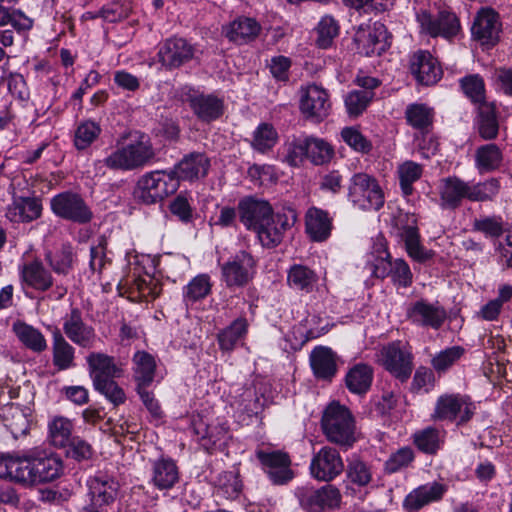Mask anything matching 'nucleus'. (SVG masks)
I'll return each mask as SVG.
<instances>
[{
	"label": "nucleus",
	"mask_w": 512,
	"mask_h": 512,
	"mask_svg": "<svg viewBox=\"0 0 512 512\" xmlns=\"http://www.w3.org/2000/svg\"><path fill=\"white\" fill-rule=\"evenodd\" d=\"M154 148L144 135L118 147L104 159V164L113 170L129 171L139 169L155 158Z\"/></svg>",
	"instance_id": "obj_1"
},
{
	"label": "nucleus",
	"mask_w": 512,
	"mask_h": 512,
	"mask_svg": "<svg viewBox=\"0 0 512 512\" xmlns=\"http://www.w3.org/2000/svg\"><path fill=\"white\" fill-rule=\"evenodd\" d=\"M322 429L328 441L350 447L356 441L355 422L350 411L339 404L329 405L322 417Z\"/></svg>",
	"instance_id": "obj_2"
},
{
	"label": "nucleus",
	"mask_w": 512,
	"mask_h": 512,
	"mask_svg": "<svg viewBox=\"0 0 512 512\" xmlns=\"http://www.w3.org/2000/svg\"><path fill=\"white\" fill-rule=\"evenodd\" d=\"M178 187V179L171 170L152 171L139 179L135 196L142 203L150 205L174 194Z\"/></svg>",
	"instance_id": "obj_3"
},
{
	"label": "nucleus",
	"mask_w": 512,
	"mask_h": 512,
	"mask_svg": "<svg viewBox=\"0 0 512 512\" xmlns=\"http://www.w3.org/2000/svg\"><path fill=\"white\" fill-rule=\"evenodd\" d=\"M32 449L0 455V478L24 487L36 486Z\"/></svg>",
	"instance_id": "obj_4"
},
{
	"label": "nucleus",
	"mask_w": 512,
	"mask_h": 512,
	"mask_svg": "<svg viewBox=\"0 0 512 512\" xmlns=\"http://www.w3.org/2000/svg\"><path fill=\"white\" fill-rule=\"evenodd\" d=\"M475 409L474 403L467 396L444 394L437 399L431 418L434 421H450L462 425L472 419Z\"/></svg>",
	"instance_id": "obj_5"
},
{
	"label": "nucleus",
	"mask_w": 512,
	"mask_h": 512,
	"mask_svg": "<svg viewBox=\"0 0 512 512\" xmlns=\"http://www.w3.org/2000/svg\"><path fill=\"white\" fill-rule=\"evenodd\" d=\"M417 21L421 33L433 38L442 37L451 40L461 32L458 17L450 10L444 9L432 14L430 11L421 10L417 13Z\"/></svg>",
	"instance_id": "obj_6"
},
{
	"label": "nucleus",
	"mask_w": 512,
	"mask_h": 512,
	"mask_svg": "<svg viewBox=\"0 0 512 512\" xmlns=\"http://www.w3.org/2000/svg\"><path fill=\"white\" fill-rule=\"evenodd\" d=\"M349 199L362 209L378 210L384 205V193L378 181L367 173H356L350 180Z\"/></svg>",
	"instance_id": "obj_7"
},
{
	"label": "nucleus",
	"mask_w": 512,
	"mask_h": 512,
	"mask_svg": "<svg viewBox=\"0 0 512 512\" xmlns=\"http://www.w3.org/2000/svg\"><path fill=\"white\" fill-rule=\"evenodd\" d=\"M379 363L401 382H406L410 378L414 367L412 352L400 341H394L382 347Z\"/></svg>",
	"instance_id": "obj_8"
},
{
	"label": "nucleus",
	"mask_w": 512,
	"mask_h": 512,
	"mask_svg": "<svg viewBox=\"0 0 512 512\" xmlns=\"http://www.w3.org/2000/svg\"><path fill=\"white\" fill-rule=\"evenodd\" d=\"M50 205L55 215L74 223L85 224L93 218L91 209L77 193H59L51 199Z\"/></svg>",
	"instance_id": "obj_9"
},
{
	"label": "nucleus",
	"mask_w": 512,
	"mask_h": 512,
	"mask_svg": "<svg viewBox=\"0 0 512 512\" xmlns=\"http://www.w3.org/2000/svg\"><path fill=\"white\" fill-rule=\"evenodd\" d=\"M309 470L314 479L330 482L342 474L345 465L337 449L323 446L313 454Z\"/></svg>",
	"instance_id": "obj_10"
},
{
	"label": "nucleus",
	"mask_w": 512,
	"mask_h": 512,
	"mask_svg": "<svg viewBox=\"0 0 512 512\" xmlns=\"http://www.w3.org/2000/svg\"><path fill=\"white\" fill-rule=\"evenodd\" d=\"M297 215L294 210L287 209L268 217L267 223L256 229L258 239L265 247H275L281 243L283 236L296 222Z\"/></svg>",
	"instance_id": "obj_11"
},
{
	"label": "nucleus",
	"mask_w": 512,
	"mask_h": 512,
	"mask_svg": "<svg viewBox=\"0 0 512 512\" xmlns=\"http://www.w3.org/2000/svg\"><path fill=\"white\" fill-rule=\"evenodd\" d=\"M222 279L229 288L243 287L253 278L255 261L251 254L240 251L221 267Z\"/></svg>",
	"instance_id": "obj_12"
},
{
	"label": "nucleus",
	"mask_w": 512,
	"mask_h": 512,
	"mask_svg": "<svg viewBox=\"0 0 512 512\" xmlns=\"http://www.w3.org/2000/svg\"><path fill=\"white\" fill-rule=\"evenodd\" d=\"M355 41L359 52L366 56L381 55L390 45L387 29L378 21L361 26Z\"/></svg>",
	"instance_id": "obj_13"
},
{
	"label": "nucleus",
	"mask_w": 512,
	"mask_h": 512,
	"mask_svg": "<svg viewBox=\"0 0 512 512\" xmlns=\"http://www.w3.org/2000/svg\"><path fill=\"white\" fill-rule=\"evenodd\" d=\"M406 317L415 325L438 330L446 321L447 312L438 302L420 299L407 307Z\"/></svg>",
	"instance_id": "obj_14"
},
{
	"label": "nucleus",
	"mask_w": 512,
	"mask_h": 512,
	"mask_svg": "<svg viewBox=\"0 0 512 512\" xmlns=\"http://www.w3.org/2000/svg\"><path fill=\"white\" fill-rule=\"evenodd\" d=\"M63 332L71 342L82 348H93L97 341L95 329L84 322L78 308H73L63 318Z\"/></svg>",
	"instance_id": "obj_15"
},
{
	"label": "nucleus",
	"mask_w": 512,
	"mask_h": 512,
	"mask_svg": "<svg viewBox=\"0 0 512 512\" xmlns=\"http://www.w3.org/2000/svg\"><path fill=\"white\" fill-rule=\"evenodd\" d=\"M257 458L273 484L284 485L294 478L291 459L286 452L261 450L257 452Z\"/></svg>",
	"instance_id": "obj_16"
},
{
	"label": "nucleus",
	"mask_w": 512,
	"mask_h": 512,
	"mask_svg": "<svg viewBox=\"0 0 512 512\" xmlns=\"http://www.w3.org/2000/svg\"><path fill=\"white\" fill-rule=\"evenodd\" d=\"M300 110L311 120L319 122L325 119L331 110L327 91L315 84L302 89Z\"/></svg>",
	"instance_id": "obj_17"
},
{
	"label": "nucleus",
	"mask_w": 512,
	"mask_h": 512,
	"mask_svg": "<svg viewBox=\"0 0 512 512\" xmlns=\"http://www.w3.org/2000/svg\"><path fill=\"white\" fill-rule=\"evenodd\" d=\"M86 363L93 385L120 378L124 372L123 365L118 359L103 352L89 353L86 356Z\"/></svg>",
	"instance_id": "obj_18"
},
{
	"label": "nucleus",
	"mask_w": 512,
	"mask_h": 512,
	"mask_svg": "<svg viewBox=\"0 0 512 512\" xmlns=\"http://www.w3.org/2000/svg\"><path fill=\"white\" fill-rule=\"evenodd\" d=\"M32 460H34V474L36 485L51 482L63 472L61 458L47 449L32 448Z\"/></svg>",
	"instance_id": "obj_19"
},
{
	"label": "nucleus",
	"mask_w": 512,
	"mask_h": 512,
	"mask_svg": "<svg viewBox=\"0 0 512 512\" xmlns=\"http://www.w3.org/2000/svg\"><path fill=\"white\" fill-rule=\"evenodd\" d=\"M471 31L473 38L481 45L494 46L501 31L498 14L491 8L481 9L474 19Z\"/></svg>",
	"instance_id": "obj_20"
},
{
	"label": "nucleus",
	"mask_w": 512,
	"mask_h": 512,
	"mask_svg": "<svg viewBox=\"0 0 512 512\" xmlns=\"http://www.w3.org/2000/svg\"><path fill=\"white\" fill-rule=\"evenodd\" d=\"M237 208L240 222L254 232L262 227L263 223H267L273 210L269 202L254 197H244L239 201Z\"/></svg>",
	"instance_id": "obj_21"
},
{
	"label": "nucleus",
	"mask_w": 512,
	"mask_h": 512,
	"mask_svg": "<svg viewBox=\"0 0 512 512\" xmlns=\"http://www.w3.org/2000/svg\"><path fill=\"white\" fill-rule=\"evenodd\" d=\"M87 485L91 503L99 508L113 504L118 497L119 482L108 474H96Z\"/></svg>",
	"instance_id": "obj_22"
},
{
	"label": "nucleus",
	"mask_w": 512,
	"mask_h": 512,
	"mask_svg": "<svg viewBox=\"0 0 512 512\" xmlns=\"http://www.w3.org/2000/svg\"><path fill=\"white\" fill-rule=\"evenodd\" d=\"M410 70L416 80L423 85H434L442 77V68L430 52L418 51L410 60Z\"/></svg>",
	"instance_id": "obj_23"
},
{
	"label": "nucleus",
	"mask_w": 512,
	"mask_h": 512,
	"mask_svg": "<svg viewBox=\"0 0 512 512\" xmlns=\"http://www.w3.org/2000/svg\"><path fill=\"white\" fill-rule=\"evenodd\" d=\"M341 493L334 485H325L320 489L307 490L300 496V503L309 512H321L325 508L338 507Z\"/></svg>",
	"instance_id": "obj_24"
},
{
	"label": "nucleus",
	"mask_w": 512,
	"mask_h": 512,
	"mask_svg": "<svg viewBox=\"0 0 512 512\" xmlns=\"http://www.w3.org/2000/svg\"><path fill=\"white\" fill-rule=\"evenodd\" d=\"M158 56L163 66L177 68L193 58L194 47L183 38H170L160 47Z\"/></svg>",
	"instance_id": "obj_25"
},
{
	"label": "nucleus",
	"mask_w": 512,
	"mask_h": 512,
	"mask_svg": "<svg viewBox=\"0 0 512 512\" xmlns=\"http://www.w3.org/2000/svg\"><path fill=\"white\" fill-rule=\"evenodd\" d=\"M305 232L313 242L326 241L333 229V218L321 208L312 206L305 213Z\"/></svg>",
	"instance_id": "obj_26"
},
{
	"label": "nucleus",
	"mask_w": 512,
	"mask_h": 512,
	"mask_svg": "<svg viewBox=\"0 0 512 512\" xmlns=\"http://www.w3.org/2000/svg\"><path fill=\"white\" fill-rule=\"evenodd\" d=\"M210 167L209 159L202 153L186 155L176 166L172 173L180 180L194 181L207 175Z\"/></svg>",
	"instance_id": "obj_27"
},
{
	"label": "nucleus",
	"mask_w": 512,
	"mask_h": 512,
	"mask_svg": "<svg viewBox=\"0 0 512 512\" xmlns=\"http://www.w3.org/2000/svg\"><path fill=\"white\" fill-rule=\"evenodd\" d=\"M447 491V486L438 482L422 485L410 492L404 501L409 510H419L425 505L439 501Z\"/></svg>",
	"instance_id": "obj_28"
},
{
	"label": "nucleus",
	"mask_w": 512,
	"mask_h": 512,
	"mask_svg": "<svg viewBox=\"0 0 512 512\" xmlns=\"http://www.w3.org/2000/svg\"><path fill=\"white\" fill-rule=\"evenodd\" d=\"M469 183L458 177H448L442 180L440 200L443 208L455 209L463 199L469 200Z\"/></svg>",
	"instance_id": "obj_29"
},
{
	"label": "nucleus",
	"mask_w": 512,
	"mask_h": 512,
	"mask_svg": "<svg viewBox=\"0 0 512 512\" xmlns=\"http://www.w3.org/2000/svg\"><path fill=\"white\" fill-rule=\"evenodd\" d=\"M42 204L35 197H15L6 216L13 222H31L40 217Z\"/></svg>",
	"instance_id": "obj_30"
},
{
	"label": "nucleus",
	"mask_w": 512,
	"mask_h": 512,
	"mask_svg": "<svg viewBox=\"0 0 512 512\" xmlns=\"http://www.w3.org/2000/svg\"><path fill=\"white\" fill-rule=\"evenodd\" d=\"M260 31V24L249 17H240L224 28L225 36L229 41L239 45L253 41Z\"/></svg>",
	"instance_id": "obj_31"
},
{
	"label": "nucleus",
	"mask_w": 512,
	"mask_h": 512,
	"mask_svg": "<svg viewBox=\"0 0 512 512\" xmlns=\"http://www.w3.org/2000/svg\"><path fill=\"white\" fill-rule=\"evenodd\" d=\"M178 481L179 470L173 460L160 458L152 463L151 482L157 489H171Z\"/></svg>",
	"instance_id": "obj_32"
},
{
	"label": "nucleus",
	"mask_w": 512,
	"mask_h": 512,
	"mask_svg": "<svg viewBox=\"0 0 512 512\" xmlns=\"http://www.w3.org/2000/svg\"><path fill=\"white\" fill-rule=\"evenodd\" d=\"M373 378L374 369L372 366L358 363L348 370L345 376V384L351 393L364 395L370 390Z\"/></svg>",
	"instance_id": "obj_33"
},
{
	"label": "nucleus",
	"mask_w": 512,
	"mask_h": 512,
	"mask_svg": "<svg viewBox=\"0 0 512 512\" xmlns=\"http://www.w3.org/2000/svg\"><path fill=\"white\" fill-rule=\"evenodd\" d=\"M310 364L317 378L331 379L337 371L336 357L330 348L316 347L310 354Z\"/></svg>",
	"instance_id": "obj_34"
},
{
	"label": "nucleus",
	"mask_w": 512,
	"mask_h": 512,
	"mask_svg": "<svg viewBox=\"0 0 512 512\" xmlns=\"http://www.w3.org/2000/svg\"><path fill=\"white\" fill-rule=\"evenodd\" d=\"M52 356L53 365L58 370H67L75 365V348L57 328L52 333Z\"/></svg>",
	"instance_id": "obj_35"
},
{
	"label": "nucleus",
	"mask_w": 512,
	"mask_h": 512,
	"mask_svg": "<svg viewBox=\"0 0 512 512\" xmlns=\"http://www.w3.org/2000/svg\"><path fill=\"white\" fill-rule=\"evenodd\" d=\"M12 330L19 341L29 350L41 353L47 349V340L43 333L23 321H16L12 325Z\"/></svg>",
	"instance_id": "obj_36"
},
{
	"label": "nucleus",
	"mask_w": 512,
	"mask_h": 512,
	"mask_svg": "<svg viewBox=\"0 0 512 512\" xmlns=\"http://www.w3.org/2000/svg\"><path fill=\"white\" fill-rule=\"evenodd\" d=\"M22 279L35 290L44 292L53 285V278L49 271L45 269L40 261H32L25 264L22 268Z\"/></svg>",
	"instance_id": "obj_37"
},
{
	"label": "nucleus",
	"mask_w": 512,
	"mask_h": 512,
	"mask_svg": "<svg viewBox=\"0 0 512 512\" xmlns=\"http://www.w3.org/2000/svg\"><path fill=\"white\" fill-rule=\"evenodd\" d=\"M190 105L197 117L203 121H213L223 114V101L213 95H199L191 98Z\"/></svg>",
	"instance_id": "obj_38"
},
{
	"label": "nucleus",
	"mask_w": 512,
	"mask_h": 512,
	"mask_svg": "<svg viewBox=\"0 0 512 512\" xmlns=\"http://www.w3.org/2000/svg\"><path fill=\"white\" fill-rule=\"evenodd\" d=\"M317 282L316 272L305 265L295 264L288 270L287 283L294 290L311 293Z\"/></svg>",
	"instance_id": "obj_39"
},
{
	"label": "nucleus",
	"mask_w": 512,
	"mask_h": 512,
	"mask_svg": "<svg viewBox=\"0 0 512 512\" xmlns=\"http://www.w3.org/2000/svg\"><path fill=\"white\" fill-rule=\"evenodd\" d=\"M73 422L64 416H54L48 423V440L54 447L64 448L73 438Z\"/></svg>",
	"instance_id": "obj_40"
},
{
	"label": "nucleus",
	"mask_w": 512,
	"mask_h": 512,
	"mask_svg": "<svg viewBox=\"0 0 512 512\" xmlns=\"http://www.w3.org/2000/svg\"><path fill=\"white\" fill-rule=\"evenodd\" d=\"M478 132L484 140L495 139L499 131L496 107L493 103H482L478 108Z\"/></svg>",
	"instance_id": "obj_41"
},
{
	"label": "nucleus",
	"mask_w": 512,
	"mask_h": 512,
	"mask_svg": "<svg viewBox=\"0 0 512 512\" xmlns=\"http://www.w3.org/2000/svg\"><path fill=\"white\" fill-rule=\"evenodd\" d=\"M248 331V322L240 317L234 320L228 327L219 332L217 339L222 351H232L237 342L244 338Z\"/></svg>",
	"instance_id": "obj_42"
},
{
	"label": "nucleus",
	"mask_w": 512,
	"mask_h": 512,
	"mask_svg": "<svg viewBox=\"0 0 512 512\" xmlns=\"http://www.w3.org/2000/svg\"><path fill=\"white\" fill-rule=\"evenodd\" d=\"M8 24H10L18 34H25L33 28L34 20L20 9L6 7L0 4V27H4Z\"/></svg>",
	"instance_id": "obj_43"
},
{
	"label": "nucleus",
	"mask_w": 512,
	"mask_h": 512,
	"mask_svg": "<svg viewBox=\"0 0 512 512\" xmlns=\"http://www.w3.org/2000/svg\"><path fill=\"white\" fill-rule=\"evenodd\" d=\"M413 223H415V220H413ZM401 236L411 258L418 262H424L432 257V254L421 246L418 228L414 224L405 227Z\"/></svg>",
	"instance_id": "obj_44"
},
{
	"label": "nucleus",
	"mask_w": 512,
	"mask_h": 512,
	"mask_svg": "<svg viewBox=\"0 0 512 512\" xmlns=\"http://www.w3.org/2000/svg\"><path fill=\"white\" fill-rule=\"evenodd\" d=\"M130 293L140 301H150L157 298L161 293V285L153 277L146 275L135 278L130 285Z\"/></svg>",
	"instance_id": "obj_45"
},
{
	"label": "nucleus",
	"mask_w": 512,
	"mask_h": 512,
	"mask_svg": "<svg viewBox=\"0 0 512 512\" xmlns=\"http://www.w3.org/2000/svg\"><path fill=\"white\" fill-rule=\"evenodd\" d=\"M45 259L55 273L66 275L73 266V248L70 244H62L54 253H46Z\"/></svg>",
	"instance_id": "obj_46"
},
{
	"label": "nucleus",
	"mask_w": 512,
	"mask_h": 512,
	"mask_svg": "<svg viewBox=\"0 0 512 512\" xmlns=\"http://www.w3.org/2000/svg\"><path fill=\"white\" fill-rule=\"evenodd\" d=\"M347 481L357 487H367L373 479L371 466L359 458L348 461L346 467Z\"/></svg>",
	"instance_id": "obj_47"
},
{
	"label": "nucleus",
	"mask_w": 512,
	"mask_h": 512,
	"mask_svg": "<svg viewBox=\"0 0 512 512\" xmlns=\"http://www.w3.org/2000/svg\"><path fill=\"white\" fill-rule=\"evenodd\" d=\"M278 142V133L273 125L261 123L253 132L251 146L260 153L270 151Z\"/></svg>",
	"instance_id": "obj_48"
},
{
	"label": "nucleus",
	"mask_w": 512,
	"mask_h": 512,
	"mask_svg": "<svg viewBox=\"0 0 512 512\" xmlns=\"http://www.w3.org/2000/svg\"><path fill=\"white\" fill-rule=\"evenodd\" d=\"M135 377L139 386H148L154 378L156 363L152 355L141 351L134 355Z\"/></svg>",
	"instance_id": "obj_49"
},
{
	"label": "nucleus",
	"mask_w": 512,
	"mask_h": 512,
	"mask_svg": "<svg viewBox=\"0 0 512 512\" xmlns=\"http://www.w3.org/2000/svg\"><path fill=\"white\" fill-rule=\"evenodd\" d=\"M423 168L414 161H405L397 168V174L400 187L405 195H411L413 192L412 184L420 179Z\"/></svg>",
	"instance_id": "obj_50"
},
{
	"label": "nucleus",
	"mask_w": 512,
	"mask_h": 512,
	"mask_svg": "<svg viewBox=\"0 0 512 512\" xmlns=\"http://www.w3.org/2000/svg\"><path fill=\"white\" fill-rule=\"evenodd\" d=\"M407 122L416 129H425L432 124L433 109L426 104L413 103L405 111Z\"/></svg>",
	"instance_id": "obj_51"
},
{
	"label": "nucleus",
	"mask_w": 512,
	"mask_h": 512,
	"mask_svg": "<svg viewBox=\"0 0 512 512\" xmlns=\"http://www.w3.org/2000/svg\"><path fill=\"white\" fill-rule=\"evenodd\" d=\"M502 153L495 144L481 146L476 151V163L480 170L491 171L499 167Z\"/></svg>",
	"instance_id": "obj_52"
},
{
	"label": "nucleus",
	"mask_w": 512,
	"mask_h": 512,
	"mask_svg": "<svg viewBox=\"0 0 512 512\" xmlns=\"http://www.w3.org/2000/svg\"><path fill=\"white\" fill-rule=\"evenodd\" d=\"M333 155L331 146L322 139L307 137V156L315 165H322L328 162Z\"/></svg>",
	"instance_id": "obj_53"
},
{
	"label": "nucleus",
	"mask_w": 512,
	"mask_h": 512,
	"mask_svg": "<svg viewBox=\"0 0 512 512\" xmlns=\"http://www.w3.org/2000/svg\"><path fill=\"white\" fill-rule=\"evenodd\" d=\"M414 443L419 450L434 454L441 445V432L434 427H427L414 435Z\"/></svg>",
	"instance_id": "obj_54"
},
{
	"label": "nucleus",
	"mask_w": 512,
	"mask_h": 512,
	"mask_svg": "<svg viewBox=\"0 0 512 512\" xmlns=\"http://www.w3.org/2000/svg\"><path fill=\"white\" fill-rule=\"evenodd\" d=\"M499 189L500 184L496 178L476 184L469 183V201L484 202L492 200L498 194Z\"/></svg>",
	"instance_id": "obj_55"
},
{
	"label": "nucleus",
	"mask_w": 512,
	"mask_h": 512,
	"mask_svg": "<svg viewBox=\"0 0 512 512\" xmlns=\"http://www.w3.org/2000/svg\"><path fill=\"white\" fill-rule=\"evenodd\" d=\"M374 97V92L369 90H354L345 97V107L349 116L357 117L363 113Z\"/></svg>",
	"instance_id": "obj_56"
},
{
	"label": "nucleus",
	"mask_w": 512,
	"mask_h": 512,
	"mask_svg": "<svg viewBox=\"0 0 512 512\" xmlns=\"http://www.w3.org/2000/svg\"><path fill=\"white\" fill-rule=\"evenodd\" d=\"M218 493H222L226 498H235L241 492V482L238 475L232 471H224L218 474L214 480Z\"/></svg>",
	"instance_id": "obj_57"
},
{
	"label": "nucleus",
	"mask_w": 512,
	"mask_h": 512,
	"mask_svg": "<svg viewBox=\"0 0 512 512\" xmlns=\"http://www.w3.org/2000/svg\"><path fill=\"white\" fill-rule=\"evenodd\" d=\"M463 353L464 349L459 346L446 348L432 358L431 365L437 373H444L461 358Z\"/></svg>",
	"instance_id": "obj_58"
},
{
	"label": "nucleus",
	"mask_w": 512,
	"mask_h": 512,
	"mask_svg": "<svg viewBox=\"0 0 512 512\" xmlns=\"http://www.w3.org/2000/svg\"><path fill=\"white\" fill-rule=\"evenodd\" d=\"M100 126L93 121H85L81 123L76 131L74 137V144L77 149L83 150L88 148L100 135Z\"/></svg>",
	"instance_id": "obj_59"
},
{
	"label": "nucleus",
	"mask_w": 512,
	"mask_h": 512,
	"mask_svg": "<svg viewBox=\"0 0 512 512\" xmlns=\"http://www.w3.org/2000/svg\"><path fill=\"white\" fill-rule=\"evenodd\" d=\"M9 417H6V427L11 431L15 438L26 435L30 428V422L27 415L18 407L10 406L8 408Z\"/></svg>",
	"instance_id": "obj_60"
},
{
	"label": "nucleus",
	"mask_w": 512,
	"mask_h": 512,
	"mask_svg": "<svg viewBox=\"0 0 512 512\" xmlns=\"http://www.w3.org/2000/svg\"><path fill=\"white\" fill-rule=\"evenodd\" d=\"M285 161L293 167L303 164L307 156V137L293 138L285 144Z\"/></svg>",
	"instance_id": "obj_61"
},
{
	"label": "nucleus",
	"mask_w": 512,
	"mask_h": 512,
	"mask_svg": "<svg viewBox=\"0 0 512 512\" xmlns=\"http://www.w3.org/2000/svg\"><path fill=\"white\" fill-rule=\"evenodd\" d=\"M461 87L465 95L470 98L474 103H486L485 99V84L477 74L469 75L461 79Z\"/></svg>",
	"instance_id": "obj_62"
},
{
	"label": "nucleus",
	"mask_w": 512,
	"mask_h": 512,
	"mask_svg": "<svg viewBox=\"0 0 512 512\" xmlns=\"http://www.w3.org/2000/svg\"><path fill=\"white\" fill-rule=\"evenodd\" d=\"M211 291V283L208 275L201 274L194 277L185 287L186 300L195 302L205 298Z\"/></svg>",
	"instance_id": "obj_63"
},
{
	"label": "nucleus",
	"mask_w": 512,
	"mask_h": 512,
	"mask_svg": "<svg viewBox=\"0 0 512 512\" xmlns=\"http://www.w3.org/2000/svg\"><path fill=\"white\" fill-rule=\"evenodd\" d=\"M338 34V25L336 21L329 16L323 17L318 25L317 44L321 48H327L332 40Z\"/></svg>",
	"instance_id": "obj_64"
}]
</instances>
